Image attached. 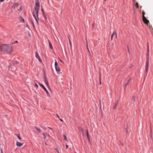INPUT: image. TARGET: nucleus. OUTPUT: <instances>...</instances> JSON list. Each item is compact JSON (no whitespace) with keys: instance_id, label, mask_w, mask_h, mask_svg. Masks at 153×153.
<instances>
[{"instance_id":"28","label":"nucleus","mask_w":153,"mask_h":153,"mask_svg":"<svg viewBox=\"0 0 153 153\" xmlns=\"http://www.w3.org/2000/svg\"><path fill=\"white\" fill-rule=\"evenodd\" d=\"M43 15H44V18H45L46 19H47V18L45 17V13H44V12H43Z\"/></svg>"},{"instance_id":"44","label":"nucleus","mask_w":153,"mask_h":153,"mask_svg":"<svg viewBox=\"0 0 153 153\" xmlns=\"http://www.w3.org/2000/svg\"><path fill=\"white\" fill-rule=\"evenodd\" d=\"M60 62H62V61L60 59Z\"/></svg>"},{"instance_id":"30","label":"nucleus","mask_w":153,"mask_h":153,"mask_svg":"<svg viewBox=\"0 0 153 153\" xmlns=\"http://www.w3.org/2000/svg\"><path fill=\"white\" fill-rule=\"evenodd\" d=\"M18 41H15V42L12 44H14L15 43H18Z\"/></svg>"},{"instance_id":"24","label":"nucleus","mask_w":153,"mask_h":153,"mask_svg":"<svg viewBox=\"0 0 153 153\" xmlns=\"http://www.w3.org/2000/svg\"><path fill=\"white\" fill-rule=\"evenodd\" d=\"M46 134H47V133H43L42 134V135L44 136V138H45L46 137Z\"/></svg>"},{"instance_id":"19","label":"nucleus","mask_w":153,"mask_h":153,"mask_svg":"<svg viewBox=\"0 0 153 153\" xmlns=\"http://www.w3.org/2000/svg\"><path fill=\"white\" fill-rule=\"evenodd\" d=\"M145 12H144V10H143L142 11V17L145 16Z\"/></svg>"},{"instance_id":"25","label":"nucleus","mask_w":153,"mask_h":153,"mask_svg":"<svg viewBox=\"0 0 153 153\" xmlns=\"http://www.w3.org/2000/svg\"><path fill=\"white\" fill-rule=\"evenodd\" d=\"M68 39H69V42L70 45L71 47V46H72L71 42V41L70 40V39L69 38Z\"/></svg>"},{"instance_id":"17","label":"nucleus","mask_w":153,"mask_h":153,"mask_svg":"<svg viewBox=\"0 0 153 153\" xmlns=\"http://www.w3.org/2000/svg\"><path fill=\"white\" fill-rule=\"evenodd\" d=\"M15 135H16L17 137H18V138L19 139V140H21V138L20 137V135L19 134H15Z\"/></svg>"},{"instance_id":"38","label":"nucleus","mask_w":153,"mask_h":153,"mask_svg":"<svg viewBox=\"0 0 153 153\" xmlns=\"http://www.w3.org/2000/svg\"><path fill=\"white\" fill-rule=\"evenodd\" d=\"M1 153H3L2 149H1Z\"/></svg>"},{"instance_id":"16","label":"nucleus","mask_w":153,"mask_h":153,"mask_svg":"<svg viewBox=\"0 0 153 153\" xmlns=\"http://www.w3.org/2000/svg\"><path fill=\"white\" fill-rule=\"evenodd\" d=\"M113 34H114L115 35V37L116 38H117V34L116 32L115 31H114L113 32Z\"/></svg>"},{"instance_id":"13","label":"nucleus","mask_w":153,"mask_h":153,"mask_svg":"<svg viewBox=\"0 0 153 153\" xmlns=\"http://www.w3.org/2000/svg\"><path fill=\"white\" fill-rule=\"evenodd\" d=\"M130 79H128V81H127V83H126L125 84V87H126L128 85V84L129 83V82H130Z\"/></svg>"},{"instance_id":"35","label":"nucleus","mask_w":153,"mask_h":153,"mask_svg":"<svg viewBox=\"0 0 153 153\" xmlns=\"http://www.w3.org/2000/svg\"><path fill=\"white\" fill-rule=\"evenodd\" d=\"M87 49H88V50H89V49H88V43H87Z\"/></svg>"},{"instance_id":"26","label":"nucleus","mask_w":153,"mask_h":153,"mask_svg":"<svg viewBox=\"0 0 153 153\" xmlns=\"http://www.w3.org/2000/svg\"><path fill=\"white\" fill-rule=\"evenodd\" d=\"M135 5L137 7V8H139V5H138V3L137 2L136 3Z\"/></svg>"},{"instance_id":"34","label":"nucleus","mask_w":153,"mask_h":153,"mask_svg":"<svg viewBox=\"0 0 153 153\" xmlns=\"http://www.w3.org/2000/svg\"><path fill=\"white\" fill-rule=\"evenodd\" d=\"M114 35V34H113V33L111 35V40L112 39L113 37V36Z\"/></svg>"},{"instance_id":"23","label":"nucleus","mask_w":153,"mask_h":153,"mask_svg":"<svg viewBox=\"0 0 153 153\" xmlns=\"http://www.w3.org/2000/svg\"><path fill=\"white\" fill-rule=\"evenodd\" d=\"M45 83H46V85H47V86L48 87H49V84H48V80L47 81H45Z\"/></svg>"},{"instance_id":"3","label":"nucleus","mask_w":153,"mask_h":153,"mask_svg":"<svg viewBox=\"0 0 153 153\" xmlns=\"http://www.w3.org/2000/svg\"><path fill=\"white\" fill-rule=\"evenodd\" d=\"M149 45L148 44L147 45V53L146 57V72L147 73L149 67Z\"/></svg>"},{"instance_id":"45","label":"nucleus","mask_w":153,"mask_h":153,"mask_svg":"<svg viewBox=\"0 0 153 153\" xmlns=\"http://www.w3.org/2000/svg\"><path fill=\"white\" fill-rule=\"evenodd\" d=\"M49 129H51V130L52 129L51 128H50V127H49Z\"/></svg>"},{"instance_id":"21","label":"nucleus","mask_w":153,"mask_h":153,"mask_svg":"<svg viewBox=\"0 0 153 153\" xmlns=\"http://www.w3.org/2000/svg\"><path fill=\"white\" fill-rule=\"evenodd\" d=\"M63 137H64V140H66V141H67V137L66 136V135H65L64 134L63 135Z\"/></svg>"},{"instance_id":"40","label":"nucleus","mask_w":153,"mask_h":153,"mask_svg":"<svg viewBox=\"0 0 153 153\" xmlns=\"http://www.w3.org/2000/svg\"><path fill=\"white\" fill-rule=\"evenodd\" d=\"M41 10L42 12V13H43V12H44V11H43V9L42 8L41 9Z\"/></svg>"},{"instance_id":"14","label":"nucleus","mask_w":153,"mask_h":153,"mask_svg":"<svg viewBox=\"0 0 153 153\" xmlns=\"http://www.w3.org/2000/svg\"><path fill=\"white\" fill-rule=\"evenodd\" d=\"M117 103H116L115 104V105L113 107V109H115L117 107Z\"/></svg>"},{"instance_id":"6","label":"nucleus","mask_w":153,"mask_h":153,"mask_svg":"<svg viewBox=\"0 0 153 153\" xmlns=\"http://www.w3.org/2000/svg\"><path fill=\"white\" fill-rule=\"evenodd\" d=\"M35 56L38 59L39 62H42V60H41L40 57L39 56L37 52H35Z\"/></svg>"},{"instance_id":"22","label":"nucleus","mask_w":153,"mask_h":153,"mask_svg":"<svg viewBox=\"0 0 153 153\" xmlns=\"http://www.w3.org/2000/svg\"><path fill=\"white\" fill-rule=\"evenodd\" d=\"M45 83H46V85H47V86L48 87H49V84H48V80L47 81H45Z\"/></svg>"},{"instance_id":"43","label":"nucleus","mask_w":153,"mask_h":153,"mask_svg":"<svg viewBox=\"0 0 153 153\" xmlns=\"http://www.w3.org/2000/svg\"><path fill=\"white\" fill-rule=\"evenodd\" d=\"M22 21L23 22H24V19H22Z\"/></svg>"},{"instance_id":"7","label":"nucleus","mask_w":153,"mask_h":153,"mask_svg":"<svg viewBox=\"0 0 153 153\" xmlns=\"http://www.w3.org/2000/svg\"><path fill=\"white\" fill-rule=\"evenodd\" d=\"M78 129H79V131H81L82 132V135L83 136H84V131L82 128L81 127H79L78 128Z\"/></svg>"},{"instance_id":"29","label":"nucleus","mask_w":153,"mask_h":153,"mask_svg":"<svg viewBox=\"0 0 153 153\" xmlns=\"http://www.w3.org/2000/svg\"><path fill=\"white\" fill-rule=\"evenodd\" d=\"M44 80L45 82V81H47V78L46 77H44Z\"/></svg>"},{"instance_id":"11","label":"nucleus","mask_w":153,"mask_h":153,"mask_svg":"<svg viewBox=\"0 0 153 153\" xmlns=\"http://www.w3.org/2000/svg\"><path fill=\"white\" fill-rule=\"evenodd\" d=\"M48 42H49V46H50V48L51 49H53V46H52V44H51V42L49 41H48Z\"/></svg>"},{"instance_id":"15","label":"nucleus","mask_w":153,"mask_h":153,"mask_svg":"<svg viewBox=\"0 0 153 153\" xmlns=\"http://www.w3.org/2000/svg\"><path fill=\"white\" fill-rule=\"evenodd\" d=\"M35 129H36L39 132H41V130L39 128L37 127H36L35 128Z\"/></svg>"},{"instance_id":"10","label":"nucleus","mask_w":153,"mask_h":153,"mask_svg":"<svg viewBox=\"0 0 153 153\" xmlns=\"http://www.w3.org/2000/svg\"><path fill=\"white\" fill-rule=\"evenodd\" d=\"M55 68L57 72H59L60 71V68L58 66L56 67H55Z\"/></svg>"},{"instance_id":"33","label":"nucleus","mask_w":153,"mask_h":153,"mask_svg":"<svg viewBox=\"0 0 153 153\" xmlns=\"http://www.w3.org/2000/svg\"><path fill=\"white\" fill-rule=\"evenodd\" d=\"M100 84H101V77H100Z\"/></svg>"},{"instance_id":"8","label":"nucleus","mask_w":153,"mask_h":153,"mask_svg":"<svg viewBox=\"0 0 153 153\" xmlns=\"http://www.w3.org/2000/svg\"><path fill=\"white\" fill-rule=\"evenodd\" d=\"M23 143H22L19 142H17L16 143V145L18 147L21 146L23 145Z\"/></svg>"},{"instance_id":"36","label":"nucleus","mask_w":153,"mask_h":153,"mask_svg":"<svg viewBox=\"0 0 153 153\" xmlns=\"http://www.w3.org/2000/svg\"><path fill=\"white\" fill-rule=\"evenodd\" d=\"M66 149H67L68 147V145H66Z\"/></svg>"},{"instance_id":"18","label":"nucleus","mask_w":153,"mask_h":153,"mask_svg":"<svg viewBox=\"0 0 153 153\" xmlns=\"http://www.w3.org/2000/svg\"><path fill=\"white\" fill-rule=\"evenodd\" d=\"M55 67L58 66L57 63L56 61V59H55Z\"/></svg>"},{"instance_id":"27","label":"nucleus","mask_w":153,"mask_h":153,"mask_svg":"<svg viewBox=\"0 0 153 153\" xmlns=\"http://www.w3.org/2000/svg\"><path fill=\"white\" fill-rule=\"evenodd\" d=\"M34 86H35L36 88H38V85L36 83L34 84Z\"/></svg>"},{"instance_id":"2","label":"nucleus","mask_w":153,"mask_h":153,"mask_svg":"<svg viewBox=\"0 0 153 153\" xmlns=\"http://www.w3.org/2000/svg\"><path fill=\"white\" fill-rule=\"evenodd\" d=\"M12 46L8 44H3L0 45L1 51L5 52L7 53H11L12 52Z\"/></svg>"},{"instance_id":"46","label":"nucleus","mask_w":153,"mask_h":153,"mask_svg":"<svg viewBox=\"0 0 153 153\" xmlns=\"http://www.w3.org/2000/svg\"><path fill=\"white\" fill-rule=\"evenodd\" d=\"M33 27H34V25L33 23Z\"/></svg>"},{"instance_id":"1","label":"nucleus","mask_w":153,"mask_h":153,"mask_svg":"<svg viewBox=\"0 0 153 153\" xmlns=\"http://www.w3.org/2000/svg\"><path fill=\"white\" fill-rule=\"evenodd\" d=\"M39 9V3L38 1H37L35 3L34 9L33 12V15L35 18L37 24H38V13Z\"/></svg>"},{"instance_id":"32","label":"nucleus","mask_w":153,"mask_h":153,"mask_svg":"<svg viewBox=\"0 0 153 153\" xmlns=\"http://www.w3.org/2000/svg\"><path fill=\"white\" fill-rule=\"evenodd\" d=\"M55 150L58 153H60V152L58 151V150H57V149H55Z\"/></svg>"},{"instance_id":"47","label":"nucleus","mask_w":153,"mask_h":153,"mask_svg":"<svg viewBox=\"0 0 153 153\" xmlns=\"http://www.w3.org/2000/svg\"><path fill=\"white\" fill-rule=\"evenodd\" d=\"M107 0H104V1H107Z\"/></svg>"},{"instance_id":"20","label":"nucleus","mask_w":153,"mask_h":153,"mask_svg":"<svg viewBox=\"0 0 153 153\" xmlns=\"http://www.w3.org/2000/svg\"><path fill=\"white\" fill-rule=\"evenodd\" d=\"M132 100L134 101V102L136 101V97H135L134 96H133L132 97Z\"/></svg>"},{"instance_id":"4","label":"nucleus","mask_w":153,"mask_h":153,"mask_svg":"<svg viewBox=\"0 0 153 153\" xmlns=\"http://www.w3.org/2000/svg\"><path fill=\"white\" fill-rule=\"evenodd\" d=\"M39 85L46 92V94H47V96L48 97H50V95L48 92V91L46 88L42 84H41L40 83H39Z\"/></svg>"},{"instance_id":"41","label":"nucleus","mask_w":153,"mask_h":153,"mask_svg":"<svg viewBox=\"0 0 153 153\" xmlns=\"http://www.w3.org/2000/svg\"><path fill=\"white\" fill-rule=\"evenodd\" d=\"M88 53H89V54L90 55V52L89 50H88Z\"/></svg>"},{"instance_id":"9","label":"nucleus","mask_w":153,"mask_h":153,"mask_svg":"<svg viewBox=\"0 0 153 153\" xmlns=\"http://www.w3.org/2000/svg\"><path fill=\"white\" fill-rule=\"evenodd\" d=\"M18 4L17 3H13L12 7L13 8H15V7H17Z\"/></svg>"},{"instance_id":"31","label":"nucleus","mask_w":153,"mask_h":153,"mask_svg":"<svg viewBox=\"0 0 153 153\" xmlns=\"http://www.w3.org/2000/svg\"><path fill=\"white\" fill-rule=\"evenodd\" d=\"M22 10V9L21 8V7H20L19 9V11H21Z\"/></svg>"},{"instance_id":"12","label":"nucleus","mask_w":153,"mask_h":153,"mask_svg":"<svg viewBox=\"0 0 153 153\" xmlns=\"http://www.w3.org/2000/svg\"><path fill=\"white\" fill-rule=\"evenodd\" d=\"M86 134H87V137H88V140H89L88 132V130H86Z\"/></svg>"},{"instance_id":"5","label":"nucleus","mask_w":153,"mask_h":153,"mask_svg":"<svg viewBox=\"0 0 153 153\" xmlns=\"http://www.w3.org/2000/svg\"><path fill=\"white\" fill-rule=\"evenodd\" d=\"M143 21L144 23L148 25L149 23V21L145 17H143Z\"/></svg>"},{"instance_id":"39","label":"nucleus","mask_w":153,"mask_h":153,"mask_svg":"<svg viewBox=\"0 0 153 153\" xmlns=\"http://www.w3.org/2000/svg\"><path fill=\"white\" fill-rule=\"evenodd\" d=\"M59 120L62 122H63V120H62V119L59 118Z\"/></svg>"},{"instance_id":"42","label":"nucleus","mask_w":153,"mask_h":153,"mask_svg":"<svg viewBox=\"0 0 153 153\" xmlns=\"http://www.w3.org/2000/svg\"><path fill=\"white\" fill-rule=\"evenodd\" d=\"M56 116L58 118H59V116L57 114Z\"/></svg>"},{"instance_id":"37","label":"nucleus","mask_w":153,"mask_h":153,"mask_svg":"<svg viewBox=\"0 0 153 153\" xmlns=\"http://www.w3.org/2000/svg\"><path fill=\"white\" fill-rule=\"evenodd\" d=\"M4 1V0H0V2H3Z\"/></svg>"}]
</instances>
